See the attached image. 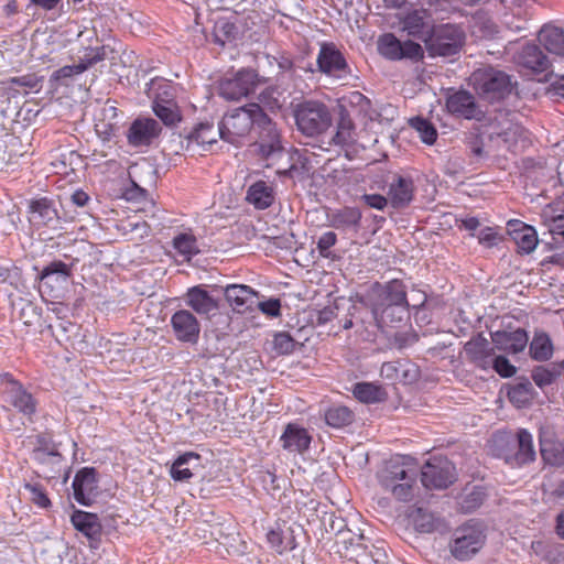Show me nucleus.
I'll list each match as a JSON object with an SVG mask.
<instances>
[{"instance_id":"a878e982","label":"nucleus","mask_w":564,"mask_h":564,"mask_svg":"<svg viewBox=\"0 0 564 564\" xmlns=\"http://www.w3.org/2000/svg\"><path fill=\"white\" fill-rule=\"evenodd\" d=\"M414 195V184L410 177L398 176L390 185L388 197L393 208L408 206Z\"/></svg>"},{"instance_id":"338daca9","label":"nucleus","mask_w":564,"mask_h":564,"mask_svg":"<svg viewBox=\"0 0 564 564\" xmlns=\"http://www.w3.org/2000/svg\"><path fill=\"white\" fill-rule=\"evenodd\" d=\"M35 4L42 7L43 9L51 10L53 9L59 0H32Z\"/></svg>"},{"instance_id":"f704fd0d","label":"nucleus","mask_w":564,"mask_h":564,"mask_svg":"<svg viewBox=\"0 0 564 564\" xmlns=\"http://www.w3.org/2000/svg\"><path fill=\"white\" fill-rule=\"evenodd\" d=\"M518 451L514 454V463L522 465L534 460L535 451L532 435L527 430H519L517 433Z\"/></svg>"},{"instance_id":"bb28decb","label":"nucleus","mask_w":564,"mask_h":564,"mask_svg":"<svg viewBox=\"0 0 564 564\" xmlns=\"http://www.w3.org/2000/svg\"><path fill=\"white\" fill-rule=\"evenodd\" d=\"M7 401L10 402L22 414L30 416L35 411V403L30 393L23 387L14 381L9 380L6 387Z\"/></svg>"},{"instance_id":"f3484780","label":"nucleus","mask_w":564,"mask_h":564,"mask_svg":"<svg viewBox=\"0 0 564 564\" xmlns=\"http://www.w3.org/2000/svg\"><path fill=\"white\" fill-rule=\"evenodd\" d=\"M402 30L424 41L432 31L433 21L425 9L409 11L401 20Z\"/></svg>"},{"instance_id":"a211bd4d","label":"nucleus","mask_w":564,"mask_h":564,"mask_svg":"<svg viewBox=\"0 0 564 564\" xmlns=\"http://www.w3.org/2000/svg\"><path fill=\"white\" fill-rule=\"evenodd\" d=\"M491 339L497 349L509 354L522 351L529 341L528 334L522 328L495 332L491 334Z\"/></svg>"},{"instance_id":"cd10ccee","label":"nucleus","mask_w":564,"mask_h":564,"mask_svg":"<svg viewBox=\"0 0 564 564\" xmlns=\"http://www.w3.org/2000/svg\"><path fill=\"white\" fill-rule=\"evenodd\" d=\"M256 292L245 284H230L225 289V297L229 305L237 312L248 308L256 296Z\"/></svg>"},{"instance_id":"a18cd8bd","label":"nucleus","mask_w":564,"mask_h":564,"mask_svg":"<svg viewBox=\"0 0 564 564\" xmlns=\"http://www.w3.org/2000/svg\"><path fill=\"white\" fill-rule=\"evenodd\" d=\"M272 347L278 355H288L293 351L294 341L289 334L278 333L273 337Z\"/></svg>"},{"instance_id":"9b49d317","label":"nucleus","mask_w":564,"mask_h":564,"mask_svg":"<svg viewBox=\"0 0 564 564\" xmlns=\"http://www.w3.org/2000/svg\"><path fill=\"white\" fill-rule=\"evenodd\" d=\"M455 480V467L444 457H433L422 468V484L430 489H443Z\"/></svg>"},{"instance_id":"79ce46f5","label":"nucleus","mask_w":564,"mask_h":564,"mask_svg":"<svg viewBox=\"0 0 564 564\" xmlns=\"http://www.w3.org/2000/svg\"><path fill=\"white\" fill-rule=\"evenodd\" d=\"M354 124L347 117H341L333 141L337 145H346L354 142Z\"/></svg>"},{"instance_id":"423d86ee","label":"nucleus","mask_w":564,"mask_h":564,"mask_svg":"<svg viewBox=\"0 0 564 564\" xmlns=\"http://www.w3.org/2000/svg\"><path fill=\"white\" fill-rule=\"evenodd\" d=\"M470 80L477 93L489 101L503 98L512 89L510 76L492 67L477 69L471 74Z\"/></svg>"},{"instance_id":"9d476101","label":"nucleus","mask_w":564,"mask_h":564,"mask_svg":"<svg viewBox=\"0 0 564 564\" xmlns=\"http://www.w3.org/2000/svg\"><path fill=\"white\" fill-rule=\"evenodd\" d=\"M379 53L391 61L409 58L421 59L424 55L423 47L413 41H399L392 33H386L378 39Z\"/></svg>"},{"instance_id":"c9c22d12","label":"nucleus","mask_w":564,"mask_h":564,"mask_svg":"<svg viewBox=\"0 0 564 564\" xmlns=\"http://www.w3.org/2000/svg\"><path fill=\"white\" fill-rule=\"evenodd\" d=\"M220 138V124L217 129L212 123H199L189 134L188 139L198 145H212Z\"/></svg>"},{"instance_id":"393cba45","label":"nucleus","mask_w":564,"mask_h":564,"mask_svg":"<svg viewBox=\"0 0 564 564\" xmlns=\"http://www.w3.org/2000/svg\"><path fill=\"white\" fill-rule=\"evenodd\" d=\"M160 130L154 119H138L131 124L128 139L132 145H147L158 137Z\"/></svg>"},{"instance_id":"864d4df0","label":"nucleus","mask_w":564,"mask_h":564,"mask_svg":"<svg viewBox=\"0 0 564 564\" xmlns=\"http://www.w3.org/2000/svg\"><path fill=\"white\" fill-rule=\"evenodd\" d=\"M508 395L513 403L521 406L529 401V388L523 384L516 386L509 391Z\"/></svg>"},{"instance_id":"4c0bfd02","label":"nucleus","mask_w":564,"mask_h":564,"mask_svg":"<svg viewBox=\"0 0 564 564\" xmlns=\"http://www.w3.org/2000/svg\"><path fill=\"white\" fill-rule=\"evenodd\" d=\"M352 393L356 399L365 403H375L384 398L383 390L379 386L369 382L357 383Z\"/></svg>"},{"instance_id":"f03ea898","label":"nucleus","mask_w":564,"mask_h":564,"mask_svg":"<svg viewBox=\"0 0 564 564\" xmlns=\"http://www.w3.org/2000/svg\"><path fill=\"white\" fill-rule=\"evenodd\" d=\"M417 470L410 456H395L379 471L380 485L400 501H410L419 492Z\"/></svg>"},{"instance_id":"052dcab7","label":"nucleus","mask_w":564,"mask_h":564,"mask_svg":"<svg viewBox=\"0 0 564 564\" xmlns=\"http://www.w3.org/2000/svg\"><path fill=\"white\" fill-rule=\"evenodd\" d=\"M122 228L128 232H133V231H138L139 235H138V238H143L144 236H148V232H149V226L147 225V223L142 221H137V223H133V221H128L127 224H124L122 226Z\"/></svg>"},{"instance_id":"412c9836","label":"nucleus","mask_w":564,"mask_h":564,"mask_svg":"<svg viewBox=\"0 0 564 564\" xmlns=\"http://www.w3.org/2000/svg\"><path fill=\"white\" fill-rule=\"evenodd\" d=\"M446 107L449 112L462 116L466 119L478 118L481 115L475 98L465 90L451 94L446 100Z\"/></svg>"},{"instance_id":"1a4fd4ad","label":"nucleus","mask_w":564,"mask_h":564,"mask_svg":"<svg viewBox=\"0 0 564 564\" xmlns=\"http://www.w3.org/2000/svg\"><path fill=\"white\" fill-rule=\"evenodd\" d=\"M489 344L485 339L469 341L466 345V351L482 368L492 365L495 370L503 378L512 377L516 373V367L502 356L494 357Z\"/></svg>"},{"instance_id":"09e8293b","label":"nucleus","mask_w":564,"mask_h":564,"mask_svg":"<svg viewBox=\"0 0 564 564\" xmlns=\"http://www.w3.org/2000/svg\"><path fill=\"white\" fill-rule=\"evenodd\" d=\"M268 542L278 552L283 553L285 551L294 549L293 542L289 540L284 542L282 533L280 531L271 530L268 532Z\"/></svg>"},{"instance_id":"5fc2aeb1","label":"nucleus","mask_w":564,"mask_h":564,"mask_svg":"<svg viewBox=\"0 0 564 564\" xmlns=\"http://www.w3.org/2000/svg\"><path fill=\"white\" fill-rule=\"evenodd\" d=\"M532 378L536 386L544 387L552 383L554 380V373L546 368L538 367L533 370Z\"/></svg>"},{"instance_id":"72a5a7b5","label":"nucleus","mask_w":564,"mask_h":564,"mask_svg":"<svg viewBox=\"0 0 564 564\" xmlns=\"http://www.w3.org/2000/svg\"><path fill=\"white\" fill-rule=\"evenodd\" d=\"M72 523L83 534L94 538L99 534L101 525L95 513L77 510L72 516Z\"/></svg>"},{"instance_id":"6ab92c4d","label":"nucleus","mask_w":564,"mask_h":564,"mask_svg":"<svg viewBox=\"0 0 564 564\" xmlns=\"http://www.w3.org/2000/svg\"><path fill=\"white\" fill-rule=\"evenodd\" d=\"M311 441L312 436L308 431L296 423L288 424L280 436L281 446L290 453L305 452L310 447Z\"/></svg>"},{"instance_id":"603ef678","label":"nucleus","mask_w":564,"mask_h":564,"mask_svg":"<svg viewBox=\"0 0 564 564\" xmlns=\"http://www.w3.org/2000/svg\"><path fill=\"white\" fill-rule=\"evenodd\" d=\"M360 199L370 208L383 210L390 204L389 197L380 194H364Z\"/></svg>"},{"instance_id":"37998d69","label":"nucleus","mask_w":564,"mask_h":564,"mask_svg":"<svg viewBox=\"0 0 564 564\" xmlns=\"http://www.w3.org/2000/svg\"><path fill=\"white\" fill-rule=\"evenodd\" d=\"M410 518L415 529L421 532H431L435 528L434 517L421 508L414 510Z\"/></svg>"},{"instance_id":"e433bc0d","label":"nucleus","mask_w":564,"mask_h":564,"mask_svg":"<svg viewBox=\"0 0 564 564\" xmlns=\"http://www.w3.org/2000/svg\"><path fill=\"white\" fill-rule=\"evenodd\" d=\"M173 247L184 260H191L199 251L196 238L192 232L176 235L173 239Z\"/></svg>"},{"instance_id":"3c124183","label":"nucleus","mask_w":564,"mask_h":564,"mask_svg":"<svg viewBox=\"0 0 564 564\" xmlns=\"http://www.w3.org/2000/svg\"><path fill=\"white\" fill-rule=\"evenodd\" d=\"M337 237L333 231L324 232L318 241H317V249L322 257L328 258L329 257V249L336 243Z\"/></svg>"},{"instance_id":"aec40b11","label":"nucleus","mask_w":564,"mask_h":564,"mask_svg":"<svg viewBox=\"0 0 564 564\" xmlns=\"http://www.w3.org/2000/svg\"><path fill=\"white\" fill-rule=\"evenodd\" d=\"M185 303L198 315H210L218 310V302L203 285L189 288L185 295Z\"/></svg>"},{"instance_id":"49530a36","label":"nucleus","mask_w":564,"mask_h":564,"mask_svg":"<svg viewBox=\"0 0 564 564\" xmlns=\"http://www.w3.org/2000/svg\"><path fill=\"white\" fill-rule=\"evenodd\" d=\"M33 458L41 463L47 465H58L61 463V455L55 448H43L37 447L33 452Z\"/></svg>"},{"instance_id":"6e6552de","label":"nucleus","mask_w":564,"mask_h":564,"mask_svg":"<svg viewBox=\"0 0 564 564\" xmlns=\"http://www.w3.org/2000/svg\"><path fill=\"white\" fill-rule=\"evenodd\" d=\"M318 69L335 79L345 80L351 76V69L343 53L333 43H323L317 55Z\"/></svg>"},{"instance_id":"2f4dec72","label":"nucleus","mask_w":564,"mask_h":564,"mask_svg":"<svg viewBox=\"0 0 564 564\" xmlns=\"http://www.w3.org/2000/svg\"><path fill=\"white\" fill-rule=\"evenodd\" d=\"M247 199L256 208L265 209L273 203V188L268 183L259 181L249 187Z\"/></svg>"},{"instance_id":"6e6d98bb","label":"nucleus","mask_w":564,"mask_h":564,"mask_svg":"<svg viewBox=\"0 0 564 564\" xmlns=\"http://www.w3.org/2000/svg\"><path fill=\"white\" fill-rule=\"evenodd\" d=\"M259 310L270 317H276L281 313V303L278 299H270L268 301L260 302Z\"/></svg>"},{"instance_id":"ea45409f","label":"nucleus","mask_w":564,"mask_h":564,"mask_svg":"<svg viewBox=\"0 0 564 564\" xmlns=\"http://www.w3.org/2000/svg\"><path fill=\"white\" fill-rule=\"evenodd\" d=\"M31 219L37 223H48L55 217V210L45 198L34 200L30 204Z\"/></svg>"},{"instance_id":"473e14b6","label":"nucleus","mask_w":564,"mask_h":564,"mask_svg":"<svg viewBox=\"0 0 564 564\" xmlns=\"http://www.w3.org/2000/svg\"><path fill=\"white\" fill-rule=\"evenodd\" d=\"M153 111L166 126H173L181 120V115L174 100L163 98L160 94L155 95Z\"/></svg>"},{"instance_id":"39448f33","label":"nucleus","mask_w":564,"mask_h":564,"mask_svg":"<svg viewBox=\"0 0 564 564\" xmlns=\"http://www.w3.org/2000/svg\"><path fill=\"white\" fill-rule=\"evenodd\" d=\"M297 129L307 137H315L325 132L332 124V116L328 108L318 101H304L295 111Z\"/></svg>"},{"instance_id":"dca6fc26","label":"nucleus","mask_w":564,"mask_h":564,"mask_svg":"<svg viewBox=\"0 0 564 564\" xmlns=\"http://www.w3.org/2000/svg\"><path fill=\"white\" fill-rule=\"evenodd\" d=\"M508 232L522 253L533 252L539 243L536 230L521 220L508 221Z\"/></svg>"},{"instance_id":"a19ab883","label":"nucleus","mask_w":564,"mask_h":564,"mask_svg":"<svg viewBox=\"0 0 564 564\" xmlns=\"http://www.w3.org/2000/svg\"><path fill=\"white\" fill-rule=\"evenodd\" d=\"M411 127L419 133L421 140L426 144H433L436 140V129L427 120L416 117L410 120Z\"/></svg>"},{"instance_id":"e2e57ef3","label":"nucleus","mask_w":564,"mask_h":564,"mask_svg":"<svg viewBox=\"0 0 564 564\" xmlns=\"http://www.w3.org/2000/svg\"><path fill=\"white\" fill-rule=\"evenodd\" d=\"M88 199H89L88 195L83 191H76L70 196L72 203L78 207L85 206L87 204Z\"/></svg>"},{"instance_id":"7ed1b4c3","label":"nucleus","mask_w":564,"mask_h":564,"mask_svg":"<svg viewBox=\"0 0 564 564\" xmlns=\"http://www.w3.org/2000/svg\"><path fill=\"white\" fill-rule=\"evenodd\" d=\"M367 303L376 323L381 326L387 323L384 314L388 310L406 304L404 286L398 280H392L386 284L376 283L368 292Z\"/></svg>"},{"instance_id":"8fccbe9b","label":"nucleus","mask_w":564,"mask_h":564,"mask_svg":"<svg viewBox=\"0 0 564 564\" xmlns=\"http://www.w3.org/2000/svg\"><path fill=\"white\" fill-rule=\"evenodd\" d=\"M25 489L31 495V500L41 508H47L51 505L45 491L39 485L26 484Z\"/></svg>"},{"instance_id":"c85d7f7f","label":"nucleus","mask_w":564,"mask_h":564,"mask_svg":"<svg viewBox=\"0 0 564 564\" xmlns=\"http://www.w3.org/2000/svg\"><path fill=\"white\" fill-rule=\"evenodd\" d=\"M539 42L550 53L564 56V31L554 25H545L539 33Z\"/></svg>"},{"instance_id":"c756f323","label":"nucleus","mask_w":564,"mask_h":564,"mask_svg":"<svg viewBox=\"0 0 564 564\" xmlns=\"http://www.w3.org/2000/svg\"><path fill=\"white\" fill-rule=\"evenodd\" d=\"M361 220V213L355 207L335 209L328 214L329 225L336 229L357 228Z\"/></svg>"},{"instance_id":"bf43d9fd","label":"nucleus","mask_w":564,"mask_h":564,"mask_svg":"<svg viewBox=\"0 0 564 564\" xmlns=\"http://www.w3.org/2000/svg\"><path fill=\"white\" fill-rule=\"evenodd\" d=\"M83 72H85V65H80L79 63L73 64V65H66L56 72V77L57 78L70 77L75 74H80Z\"/></svg>"},{"instance_id":"de8ad7c7","label":"nucleus","mask_w":564,"mask_h":564,"mask_svg":"<svg viewBox=\"0 0 564 564\" xmlns=\"http://www.w3.org/2000/svg\"><path fill=\"white\" fill-rule=\"evenodd\" d=\"M105 58L104 47L85 48L84 54L79 57V64L85 65V70L91 65Z\"/></svg>"},{"instance_id":"b1692460","label":"nucleus","mask_w":564,"mask_h":564,"mask_svg":"<svg viewBox=\"0 0 564 564\" xmlns=\"http://www.w3.org/2000/svg\"><path fill=\"white\" fill-rule=\"evenodd\" d=\"M200 467V456L196 453L187 452L174 460L170 475L175 481H188Z\"/></svg>"},{"instance_id":"680f3d73","label":"nucleus","mask_w":564,"mask_h":564,"mask_svg":"<svg viewBox=\"0 0 564 564\" xmlns=\"http://www.w3.org/2000/svg\"><path fill=\"white\" fill-rule=\"evenodd\" d=\"M522 130L519 127H514L511 124L507 130H505L501 135L503 141L508 143L509 148L514 149V134L520 133Z\"/></svg>"},{"instance_id":"20e7f679","label":"nucleus","mask_w":564,"mask_h":564,"mask_svg":"<svg viewBox=\"0 0 564 564\" xmlns=\"http://www.w3.org/2000/svg\"><path fill=\"white\" fill-rule=\"evenodd\" d=\"M465 42L464 31L454 24L433 26L424 37L426 50L431 56H452L460 51Z\"/></svg>"},{"instance_id":"f257e3e1","label":"nucleus","mask_w":564,"mask_h":564,"mask_svg":"<svg viewBox=\"0 0 564 564\" xmlns=\"http://www.w3.org/2000/svg\"><path fill=\"white\" fill-rule=\"evenodd\" d=\"M219 124L220 138L230 143H238L252 128H256L258 130L256 147L265 159L282 151L281 134L275 123L258 104H248L229 111Z\"/></svg>"},{"instance_id":"58836bf2","label":"nucleus","mask_w":564,"mask_h":564,"mask_svg":"<svg viewBox=\"0 0 564 564\" xmlns=\"http://www.w3.org/2000/svg\"><path fill=\"white\" fill-rule=\"evenodd\" d=\"M325 421L329 426L339 429L352 421V413L347 406L336 405L325 412Z\"/></svg>"},{"instance_id":"774afa93","label":"nucleus","mask_w":564,"mask_h":564,"mask_svg":"<svg viewBox=\"0 0 564 564\" xmlns=\"http://www.w3.org/2000/svg\"><path fill=\"white\" fill-rule=\"evenodd\" d=\"M557 533L564 539V512L557 517Z\"/></svg>"},{"instance_id":"2eb2a0df","label":"nucleus","mask_w":564,"mask_h":564,"mask_svg":"<svg viewBox=\"0 0 564 564\" xmlns=\"http://www.w3.org/2000/svg\"><path fill=\"white\" fill-rule=\"evenodd\" d=\"M171 325L175 337L184 343H196L200 327L197 318L186 310L175 312L171 317Z\"/></svg>"},{"instance_id":"4d7b16f0","label":"nucleus","mask_w":564,"mask_h":564,"mask_svg":"<svg viewBox=\"0 0 564 564\" xmlns=\"http://www.w3.org/2000/svg\"><path fill=\"white\" fill-rule=\"evenodd\" d=\"M337 307L335 305H327L317 311L316 321L319 325L330 322L336 315Z\"/></svg>"},{"instance_id":"c03bdc74","label":"nucleus","mask_w":564,"mask_h":564,"mask_svg":"<svg viewBox=\"0 0 564 564\" xmlns=\"http://www.w3.org/2000/svg\"><path fill=\"white\" fill-rule=\"evenodd\" d=\"M160 94L163 98H169L170 100H174V86L162 78H155L151 80L149 86V95L155 101V95Z\"/></svg>"},{"instance_id":"ddd939ff","label":"nucleus","mask_w":564,"mask_h":564,"mask_svg":"<svg viewBox=\"0 0 564 564\" xmlns=\"http://www.w3.org/2000/svg\"><path fill=\"white\" fill-rule=\"evenodd\" d=\"M513 61L528 74H544L546 76L551 67L547 56L534 44H523L514 53Z\"/></svg>"},{"instance_id":"13d9d810","label":"nucleus","mask_w":564,"mask_h":564,"mask_svg":"<svg viewBox=\"0 0 564 564\" xmlns=\"http://www.w3.org/2000/svg\"><path fill=\"white\" fill-rule=\"evenodd\" d=\"M478 240L481 245L492 247L497 243L498 237L495 230L488 227L479 231Z\"/></svg>"},{"instance_id":"4be33fe9","label":"nucleus","mask_w":564,"mask_h":564,"mask_svg":"<svg viewBox=\"0 0 564 564\" xmlns=\"http://www.w3.org/2000/svg\"><path fill=\"white\" fill-rule=\"evenodd\" d=\"M540 451L545 463L553 466L564 465V444L553 438L549 427L540 431Z\"/></svg>"},{"instance_id":"7c9ffc66","label":"nucleus","mask_w":564,"mask_h":564,"mask_svg":"<svg viewBox=\"0 0 564 564\" xmlns=\"http://www.w3.org/2000/svg\"><path fill=\"white\" fill-rule=\"evenodd\" d=\"M554 346L551 337L543 330H535L529 346V354L532 359L546 361L552 358Z\"/></svg>"},{"instance_id":"69168bd1","label":"nucleus","mask_w":564,"mask_h":564,"mask_svg":"<svg viewBox=\"0 0 564 564\" xmlns=\"http://www.w3.org/2000/svg\"><path fill=\"white\" fill-rule=\"evenodd\" d=\"M478 226L479 221L475 217H469L462 221V227L465 228L466 230L474 231L478 228Z\"/></svg>"},{"instance_id":"4468645a","label":"nucleus","mask_w":564,"mask_h":564,"mask_svg":"<svg viewBox=\"0 0 564 564\" xmlns=\"http://www.w3.org/2000/svg\"><path fill=\"white\" fill-rule=\"evenodd\" d=\"M74 498L83 506H90L98 496L96 473L93 468H83L73 480Z\"/></svg>"},{"instance_id":"0eeeda50","label":"nucleus","mask_w":564,"mask_h":564,"mask_svg":"<svg viewBox=\"0 0 564 564\" xmlns=\"http://www.w3.org/2000/svg\"><path fill=\"white\" fill-rule=\"evenodd\" d=\"M485 541L480 525L467 523L456 529L451 544V552L456 558L464 561L476 554Z\"/></svg>"},{"instance_id":"0e129e2a","label":"nucleus","mask_w":564,"mask_h":564,"mask_svg":"<svg viewBox=\"0 0 564 564\" xmlns=\"http://www.w3.org/2000/svg\"><path fill=\"white\" fill-rule=\"evenodd\" d=\"M397 365L394 362H386L381 366V375L388 379L397 377Z\"/></svg>"},{"instance_id":"5701e85b","label":"nucleus","mask_w":564,"mask_h":564,"mask_svg":"<svg viewBox=\"0 0 564 564\" xmlns=\"http://www.w3.org/2000/svg\"><path fill=\"white\" fill-rule=\"evenodd\" d=\"M69 276L68 267L62 261L46 265L41 273V290L58 291L65 286Z\"/></svg>"},{"instance_id":"f8f14e48","label":"nucleus","mask_w":564,"mask_h":564,"mask_svg":"<svg viewBox=\"0 0 564 564\" xmlns=\"http://www.w3.org/2000/svg\"><path fill=\"white\" fill-rule=\"evenodd\" d=\"M259 82L253 70L242 69L234 77L225 78L219 83V95L227 100H238L253 93Z\"/></svg>"}]
</instances>
